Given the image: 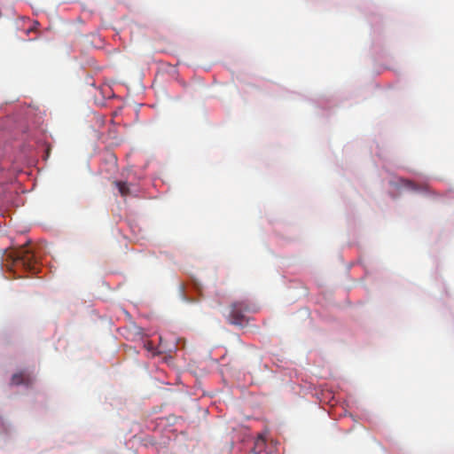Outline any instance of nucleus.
<instances>
[{
    "mask_svg": "<svg viewBox=\"0 0 454 454\" xmlns=\"http://www.w3.org/2000/svg\"><path fill=\"white\" fill-rule=\"evenodd\" d=\"M6 260L11 261L13 266H20L26 270L35 272L36 270V259L33 251L27 247H22L6 254Z\"/></svg>",
    "mask_w": 454,
    "mask_h": 454,
    "instance_id": "f257e3e1",
    "label": "nucleus"
},
{
    "mask_svg": "<svg viewBox=\"0 0 454 454\" xmlns=\"http://www.w3.org/2000/svg\"><path fill=\"white\" fill-rule=\"evenodd\" d=\"M250 310L249 304L246 301H234L231 305L228 319L232 325H242L245 313Z\"/></svg>",
    "mask_w": 454,
    "mask_h": 454,
    "instance_id": "f03ea898",
    "label": "nucleus"
},
{
    "mask_svg": "<svg viewBox=\"0 0 454 454\" xmlns=\"http://www.w3.org/2000/svg\"><path fill=\"white\" fill-rule=\"evenodd\" d=\"M267 448L268 445L265 438L262 436H259L254 442V447L253 449L254 454H261L263 451H265L266 454H270L272 450H268Z\"/></svg>",
    "mask_w": 454,
    "mask_h": 454,
    "instance_id": "7ed1b4c3",
    "label": "nucleus"
},
{
    "mask_svg": "<svg viewBox=\"0 0 454 454\" xmlns=\"http://www.w3.org/2000/svg\"><path fill=\"white\" fill-rule=\"evenodd\" d=\"M30 382H31V380H30L29 376L25 375V373L22 372L14 373L11 380L12 385H15V386H19L21 384L28 385V384H30Z\"/></svg>",
    "mask_w": 454,
    "mask_h": 454,
    "instance_id": "20e7f679",
    "label": "nucleus"
},
{
    "mask_svg": "<svg viewBox=\"0 0 454 454\" xmlns=\"http://www.w3.org/2000/svg\"><path fill=\"white\" fill-rule=\"evenodd\" d=\"M115 184L121 196H127L128 194H129V187L126 182L119 181L115 182Z\"/></svg>",
    "mask_w": 454,
    "mask_h": 454,
    "instance_id": "39448f33",
    "label": "nucleus"
},
{
    "mask_svg": "<svg viewBox=\"0 0 454 454\" xmlns=\"http://www.w3.org/2000/svg\"><path fill=\"white\" fill-rule=\"evenodd\" d=\"M402 183L403 184L404 186H406L407 188H409L411 190H414V191L418 190L417 184L410 180L403 179V180H402Z\"/></svg>",
    "mask_w": 454,
    "mask_h": 454,
    "instance_id": "423d86ee",
    "label": "nucleus"
},
{
    "mask_svg": "<svg viewBox=\"0 0 454 454\" xmlns=\"http://www.w3.org/2000/svg\"><path fill=\"white\" fill-rule=\"evenodd\" d=\"M145 347L148 350H150V349L152 348V344H151V342L146 343V344L145 345Z\"/></svg>",
    "mask_w": 454,
    "mask_h": 454,
    "instance_id": "0eeeda50",
    "label": "nucleus"
}]
</instances>
